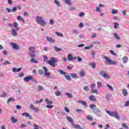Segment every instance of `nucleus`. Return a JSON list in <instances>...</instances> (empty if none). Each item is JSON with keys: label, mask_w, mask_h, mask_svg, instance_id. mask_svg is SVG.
Masks as SVG:
<instances>
[{"label": "nucleus", "mask_w": 129, "mask_h": 129, "mask_svg": "<svg viewBox=\"0 0 129 129\" xmlns=\"http://www.w3.org/2000/svg\"><path fill=\"white\" fill-rule=\"evenodd\" d=\"M122 126L123 127H124V128H128V126L127 125H126L125 123H122Z\"/></svg>", "instance_id": "49"}, {"label": "nucleus", "mask_w": 129, "mask_h": 129, "mask_svg": "<svg viewBox=\"0 0 129 129\" xmlns=\"http://www.w3.org/2000/svg\"><path fill=\"white\" fill-rule=\"evenodd\" d=\"M119 26V24L116 22L114 23V29H117V27Z\"/></svg>", "instance_id": "40"}, {"label": "nucleus", "mask_w": 129, "mask_h": 129, "mask_svg": "<svg viewBox=\"0 0 129 129\" xmlns=\"http://www.w3.org/2000/svg\"><path fill=\"white\" fill-rule=\"evenodd\" d=\"M46 108H49L51 109L53 108V105H46Z\"/></svg>", "instance_id": "55"}, {"label": "nucleus", "mask_w": 129, "mask_h": 129, "mask_svg": "<svg viewBox=\"0 0 129 129\" xmlns=\"http://www.w3.org/2000/svg\"><path fill=\"white\" fill-rule=\"evenodd\" d=\"M114 36L116 40H119V37H118V35H117V34L114 33Z\"/></svg>", "instance_id": "41"}, {"label": "nucleus", "mask_w": 129, "mask_h": 129, "mask_svg": "<svg viewBox=\"0 0 129 129\" xmlns=\"http://www.w3.org/2000/svg\"><path fill=\"white\" fill-rule=\"evenodd\" d=\"M11 64V62L8 61V60H6L4 62V65H8Z\"/></svg>", "instance_id": "47"}, {"label": "nucleus", "mask_w": 129, "mask_h": 129, "mask_svg": "<svg viewBox=\"0 0 129 129\" xmlns=\"http://www.w3.org/2000/svg\"><path fill=\"white\" fill-rule=\"evenodd\" d=\"M111 12L112 15H115L116 14H117L118 11L114 9H111Z\"/></svg>", "instance_id": "26"}, {"label": "nucleus", "mask_w": 129, "mask_h": 129, "mask_svg": "<svg viewBox=\"0 0 129 129\" xmlns=\"http://www.w3.org/2000/svg\"><path fill=\"white\" fill-rule=\"evenodd\" d=\"M36 20L38 25L45 27L46 26V22L43 20V18L41 16H36Z\"/></svg>", "instance_id": "2"}, {"label": "nucleus", "mask_w": 129, "mask_h": 129, "mask_svg": "<svg viewBox=\"0 0 129 129\" xmlns=\"http://www.w3.org/2000/svg\"><path fill=\"white\" fill-rule=\"evenodd\" d=\"M107 87L110 89V90H113V87L112 86H110L109 84H107Z\"/></svg>", "instance_id": "35"}, {"label": "nucleus", "mask_w": 129, "mask_h": 129, "mask_svg": "<svg viewBox=\"0 0 129 129\" xmlns=\"http://www.w3.org/2000/svg\"><path fill=\"white\" fill-rule=\"evenodd\" d=\"M13 25H14V27H15V28H16V29L18 28V23L14 22L13 23Z\"/></svg>", "instance_id": "56"}, {"label": "nucleus", "mask_w": 129, "mask_h": 129, "mask_svg": "<svg viewBox=\"0 0 129 129\" xmlns=\"http://www.w3.org/2000/svg\"><path fill=\"white\" fill-rule=\"evenodd\" d=\"M22 115L23 116H25L26 117H28L29 119H33V117L28 112H24L22 114Z\"/></svg>", "instance_id": "9"}, {"label": "nucleus", "mask_w": 129, "mask_h": 129, "mask_svg": "<svg viewBox=\"0 0 129 129\" xmlns=\"http://www.w3.org/2000/svg\"><path fill=\"white\" fill-rule=\"evenodd\" d=\"M110 53H111V54H112V55H114V56H115V55H116V53H115V52H113V50H110Z\"/></svg>", "instance_id": "58"}, {"label": "nucleus", "mask_w": 129, "mask_h": 129, "mask_svg": "<svg viewBox=\"0 0 129 129\" xmlns=\"http://www.w3.org/2000/svg\"><path fill=\"white\" fill-rule=\"evenodd\" d=\"M43 69L44 71V75L46 77V78H50L51 76H50V72H48V69H47L46 67H43Z\"/></svg>", "instance_id": "7"}, {"label": "nucleus", "mask_w": 129, "mask_h": 129, "mask_svg": "<svg viewBox=\"0 0 129 129\" xmlns=\"http://www.w3.org/2000/svg\"><path fill=\"white\" fill-rule=\"evenodd\" d=\"M64 77H65V78L67 79V80H71V78H70V76H69V75H64Z\"/></svg>", "instance_id": "39"}, {"label": "nucleus", "mask_w": 129, "mask_h": 129, "mask_svg": "<svg viewBox=\"0 0 129 129\" xmlns=\"http://www.w3.org/2000/svg\"><path fill=\"white\" fill-rule=\"evenodd\" d=\"M74 127L75 128H78V129H81V126H80V125L79 124H76V125H74Z\"/></svg>", "instance_id": "34"}, {"label": "nucleus", "mask_w": 129, "mask_h": 129, "mask_svg": "<svg viewBox=\"0 0 129 129\" xmlns=\"http://www.w3.org/2000/svg\"><path fill=\"white\" fill-rule=\"evenodd\" d=\"M43 61L47 62V61H48V57L47 56H43Z\"/></svg>", "instance_id": "45"}, {"label": "nucleus", "mask_w": 129, "mask_h": 129, "mask_svg": "<svg viewBox=\"0 0 129 129\" xmlns=\"http://www.w3.org/2000/svg\"><path fill=\"white\" fill-rule=\"evenodd\" d=\"M12 122L13 123H16L17 122H18V119H16L15 117L13 116L12 118H11V119Z\"/></svg>", "instance_id": "16"}, {"label": "nucleus", "mask_w": 129, "mask_h": 129, "mask_svg": "<svg viewBox=\"0 0 129 129\" xmlns=\"http://www.w3.org/2000/svg\"><path fill=\"white\" fill-rule=\"evenodd\" d=\"M91 92H92V93H96V94H98V90H97V89H92L91 90Z\"/></svg>", "instance_id": "27"}, {"label": "nucleus", "mask_w": 129, "mask_h": 129, "mask_svg": "<svg viewBox=\"0 0 129 129\" xmlns=\"http://www.w3.org/2000/svg\"><path fill=\"white\" fill-rule=\"evenodd\" d=\"M79 75L81 76V77H84V75H85V73L83 70H81L79 72Z\"/></svg>", "instance_id": "18"}, {"label": "nucleus", "mask_w": 129, "mask_h": 129, "mask_svg": "<svg viewBox=\"0 0 129 129\" xmlns=\"http://www.w3.org/2000/svg\"><path fill=\"white\" fill-rule=\"evenodd\" d=\"M58 72L61 75H66V72H63L62 70H58Z\"/></svg>", "instance_id": "22"}, {"label": "nucleus", "mask_w": 129, "mask_h": 129, "mask_svg": "<svg viewBox=\"0 0 129 129\" xmlns=\"http://www.w3.org/2000/svg\"><path fill=\"white\" fill-rule=\"evenodd\" d=\"M10 44L13 47V49H15V50H20V45L17 44L14 42H11Z\"/></svg>", "instance_id": "8"}, {"label": "nucleus", "mask_w": 129, "mask_h": 129, "mask_svg": "<svg viewBox=\"0 0 129 129\" xmlns=\"http://www.w3.org/2000/svg\"><path fill=\"white\" fill-rule=\"evenodd\" d=\"M79 17H83V16H84V13L83 12H81L79 14Z\"/></svg>", "instance_id": "62"}, {"label": "nucleus", "mask_w": 129, "mask_h": 129, "mask_svg": "<svg viewBox=\"0 0 129 129\" xmlns=\"http://www.w3.org/2000/svg\"><path fill=\"white\" fill-rule=\"evenodd\" d=\"M55 33L56 35H57V36H59V37H63V34L60 33L55 32Z\"/></svg>", "instance_id": "46"}, {"label": "nucleus", "mask_w": 129, "mask_h": 129, "mask_svg": "<svg viewBox=\"0 0 129 129\" xmlns=\"http://www.w3.org/2000/svg\"><path fill=\"white\" fill-rule=\"evenodd\" d=\"M102 77H104V78H106V79H110V76L109 75L105 73L103 74Z\"/></svg>", "instance_id": "15"}, {"label": "nucleus", "mask_w": 129, "mask_h": 129, "mask_svg": "<svg viewBox=\"0 0 129 129\" xmlns=\"http://www.w3.org/2000/svg\"><path fill=\"white\" fill-rule=\"evenodd\" d=\"M122 60L123 61V63H125L128 60V58H127V57L124 56L122 58Z\"/></svg>", "instance_id": "25"}, {"label": "nucleus", "mask_w": 129, "mask_h": 129, "mask_svg": "<svg viewBox=\"0 0 129 129\" xmlns=\"http://www.w3.org/2000/svg\"><path fill=\"white\" fill-rule=\"evenodd\" d=\"M122 94L124 95V96H126L127 95V91H126V89H123L122 91Z\"/></svg>", "instance_id": "24"}, {"label": "nucleus", "mask_w": 129, "mask_h": 129, "mask_svg": "<svg viewBox=\"0 0 129 129\" xmlns=\"http://www.w3.org/2000/svg\"><path fill=\"white\" fill-rule=\"evenodd\" d=\"M17 20H18V21H22L23 23H25V20L21 16H18Z\"/></svg>", "instance_id": "29"}, {"label": "nucleus", "mask_w": 129, "mask_h": 129, "mask_svg": "<svg viewBox=\"0 0 129 129\" xmlns=\"http://www.w3.org/2000/svg\"><path fill=\"white\" fill-rule=\"evenodd\" d=\"M54 49L56 52H59L60 51H62V49L58 48L57 46L54 47Z\"/></svg>", "instance_id": "36"}, {"label": "nucleus", "mask_w": 129, "mask_h": 129, "mask_svg": "<svg viewBox=\"0 0 129 129\" xmlns=\"http://www.w3.org/2000/svg\"><path fill=\"white\" fill-rule=\"evenodd\" d=\"M55 94L56 96H59L60 94H61V93L59 91H55Z\"/></svg>", "instance_id": "42"}, {"label": "nucleus", "mask_w": 129, "mask_h": 129, "mask_svg": "<svg viewBox=\"0 0 129 129\" xmlns=\"http://www.w3.org/2000/svg\"><path fill=\"white\" fill-rule=\"evenodd\" d=\"M30 56L31 58H35L36 57V54H35V53H31Z\"/></svg>", "instance_id": "51"}, {"label": "nucleus", "mask_w": 129, "mask_h": 129, "mask_svg": "<svg viewBox=\"0 0 129 129\" xmlns=\"http://www.w3.org/2000/svg\"><path fill=\"white\" fill-rule=\"evenodd\" d=\"M46 40L48 42H49L50 43H54L55 42V40L54 38L50 37H46Z\"/></svg>", "instance_id": "12"}, {"label": "nucleus", "mask_w": 129, "mask_h": 129, "mask_svg": "<svg viewBox=\"0 0 129 129\" xmlns=\"http://www.w3.org/2000/svg\"><path fill=\"white\" fill-rule=\"evenodd\" d=\"M97 85H98V88H100V87H102V85H101V83L100 82H97Z\"/></svg>", "instance_id": "44"}, {"label": "nucleus", "mask_w": 129, "mask_h": 129, "mask_svg": "<svg viewBox=\"0 0 129 129\" xmlns=\"http://www.w3.org/2000/svg\"><path fill=\"white\" fill-rule=\"evenodd\" d=\"M67 119L68 120V121H69L70 122H73V119H72V118H71V117L70 116H68L67 118Z\"/></svg>", "instance_id": "31"}, {"label": "nucleus", "mask_w": 129, "mask_h": 129, "mask_svg": "<svg viewBox=\"0 0 129 129\" xmlns=\"http://www.w3.org/2000/svg\"><path fill=\"white\" fill-rule=\"evenodd\" d=\"M104 73H105V72L104 71H101L99 72V74L100 75H103V74H104Z\"/></svg>", "instance_id": "52"}, {"label": "nucleus", "mask_w": 129, "mask_h": 129, "mask_svg": "<svg viewBox=\"0 0 129 129\" xmlns=\"http://www.w3.org/2000/svg\"><path fill=\"white\" fill-rule=\"evenodd\" d=\"M64 2L67 5H71V1L70 0H64Z\"/></svg>", "instance_id": "33"}, {"label": "nucleus", "mask_w": 129, "mask_h": 129, "mask_svg": "<svg viewBox=\"0 0 129 129\" xmlns=\"http://www.w3.org/2000/svg\"><path fill=\"white\" fill-rule=\"evenodd\" d=\"M23 80L25 82H29L30 80H31L32 82H35L36 84L38 83V82L36 81V80L34 79V78L32 76H27L24 78Z\"/></svg>", "instance_id": "5"}, {"label": "nucleus", "mask_w": 129, "mask_h": 129, "mask_svg": "<svg viewBox=\"0 0 129 129\" xmlns=\"http://www.w3.org/2000/svg\"><path fill=\"white\" fill-rule=\"evenodd\" d=\"M89 99L91 101H96V98H95V96H94L93 95H90Z\"/></svg>", "instance_id": "11"}, {"label": "nucleus", "mask_w": 129, "mask_h": 129, "mask_svg": "<svg viewBox=\"0 0 129 129\" xmlns=\"http://www.w3.org/2000/svg\"><path fill=\"white\" fill-rule=\"evenodd\" d=\"M43 87H42V86H39L38 87V91H41V90H43Z\"/></svg>", "instance_id": "43"}, {"label": "nucleus", "mask_w": 129, "mask_h": 129, "mask_svg": "<svg viewBox=\"0 0 129 129\" xmlns=\"http://www.w3.org/2000/svg\"><path fill=\"white\" fill-rule=\"evenodd\" d=\"M64 110L65 111H66V112H68V113L70 112V110L67 107H64Z\"/></svg>", "instance_id": "50"}, {"label": "nucleus", "mask_w": 129, "mask_h": 129, "mask_svg": "<svg viewBox=\"0 0 129 129\" xmlns=\"http://www.w3.org/2000/svg\"><path fill=\"white\" fill-rule=\"evenodd\" d=\"M96 12H98V13H101V11L98 7H96Z\"/></svg>", "instance_id": "57"}, {"label": "nucleus", "mask_w": 129, "mask_h": 129, "mask_svg": "<svg viewBox=\"0 0 129 129\" xmlns=\"http://www.w3.org/2000/svg\"><path fill=\"white\" fill-rule=\"evenodd\" d=\"M8 100L9 101H15V99H14V98H13V97H11L8 99Z\"/></svg>", "instance_id": "60"}, {"label": "nucleus", "mask_w": 129, "mask_h": 129, "mask_svg": "<svg viewBox=\"0 0 129 129\" xmlns=\"http://www.w3.org/2000/svg\"><path fill=\"white\" fill-rule=\"evenodd\" d=\"M86 118H87V119H88V120H90L91 121L93 120V117H92V116H91L90 115H88L86 116Z\"/></svg>", "instance_id": "20"}, {"label": "nucleus", "mask_w": 129, "mask_h": 129, "mask_svg": "<svg viewBox=\"0 0 129 129\" xmlns=\"http://www.w3.org/2000/svg\"><path fill=\"white\" fill-rule=\"evenodd\" d=\"M54 3L58 6V7H60V2H58L57 0H54Z\"/></svg>", "instance_id": "48"}, {"label": "nucleus", "mask_w": 129, "mask_h": 129, "mask_svg": "<svg viewBox=\"0 0 129 129\" xmlns=\"http://www.w3.org/2000/svg\"><path fill=\"white\" fill-rule=\"evenodd\" d=\"M89 66H91L93 69H95L96 67V64L94 62L89 63Z\"/></svg>", "instance_id": "17"}, {"label": "nucleus", "mask_w": 129, "mask_h": 129, "mask_svg": "<svg viewBox=\"0 0 129 129\" xmlns=\"http://www.w3.org/2000/svg\"><path fill=\"white\" fill-rule=\"evenodd\" d=\"M29 51L31 52V53H36V48L34 46L29 47Z\"/></svg>", "instance_id": "13"}, {"label": "nucleus", "mask_w": 129, "mask_h": 129, "mask_svg": "<svg viewBox=\"0 0 129 129\" xmlns=\"http://www.w3.org/2000/svg\"><path fill=\"white\" fill-rule=\"evenodd\" d=\"M38 73L40 75H42V74H43V73H44V71H43V70H42V69H39L38 70Z\"/></svg>", "instance_id": "32"}, {"label": "nucleus", "mask_w": 129, "mask_h": 129, "mask_svg": "<svg viewBox=\"0 0 129 129\" xmlns=\"http://www.w3.org/2000/svg\"><path fill=\"white\" fill-rule=\"evenodd\" d=\"M45 101L46 103V104H48V105H51V104H53V101L49 100L47 98L45 99Z\"/></svg>", "instance_id": "14"}, {"label": "nucleus", "mask_w": 129, "mask_h": 129, "mask_svg": "<svg viewBox=\"0 0 129 129\" xmlns=\"http://www.w3.org/2000/svg\"><path fill=\"white\" fill-rule=\"evenodd\" d=\"M91 87L92 88V89H94L95 87V84H92L91 85Z\"/></svg>", "instance_id": "64"}, {"label": "nucleus", "mask_w": 129, "mask_h": 129, "mask_svg": "<svg viewBox=\"0 0 129 129\" xmlns=\"http://www.w3.org/2000/svg\"><path fill=\"white\" fill-rule=\"evenodd\" d=\"M70 75L71 77H72V78H74V79H77V78H78V77H77L76 74L71 73L70 74Z\"/></svg>", "instance_id": "19"}, {"label": "nucleus", "mask_w": 129, "mask_h": 129, "mask_svg": "<svg viewBox=\"0 0 129 129\" xmlns=\"http://www.w3.org/2000/svg\"><path fill=\"white\" fill-rule=\"evenodd\" d=\"M76 57H73L72 54H69L68 55V60L69 61H72V60H76Z\"/></svg>", "instance_id": "10"}, {"label": "nucleus", "mask_w": 129, "mask_h": 129, "mask_svg": "<svg viewBox=\"0 0 129 129\" xmlns=\"http://www.w3.org/2000/svg\"><path fill=\"white\" fill-rule=\"evenodd\" d=\"M34 127H35L34 128L39 129V125L36 123L34 124Z\"/></svg>", "instance_id": "61"}, {"label": "nucleus", "mask_w": 129, "mask_h": 129, "mask_svg": "<svg viewBox=\"0 0 129 129\" xmlns=\"http://www.w3.org/2000/svg\"><path fill=\"white\" fill-rule=\"evenodd\" d=\"M104 58L106 60V62H107L108 64H111L112 65H116V64H117V61H113L107 56H104Z\"/></svg>", "instance_id": "6"}, {"label": "nucleus", "mask_w": 129, "mask_h": 129, "mask_svg": "<svg viewBox=\"0 0 129 129\" xmlns=\"http://www.w3.org/2000/svg\"><path fill=\"white\" fill-rule=\"evenodd\" d=\"M124 106H129V101H127L125 102V104L124 105Z\"/></svg>", "instance_id": "63"}, {"label": "nucleus", "mask_w": 129, "mask_h": 129, "mask_svg": "<svg viewBox=\"0 0 129 129\" xmlns=\"http://www.w3.org/2000/svg\"><path fill=\"white\" fill-rule=\"evenodd\" d=\"M13 36H17V31L15 29H12Z\"/></svg>", "instance_id": "38"}, {"label": "nucleus", "mask_w": 129, "mask_h": 129, "mask_svg": "<svg viewBox=\"0 0 129 129\" xmlns=\"http://www.w3.org/2000/svg\"><path fill=\"white\" fill-rule=\"evenodd\" d=\"M30 62L31 63H35V64H38V60L35 59L34 58H31Z\"/></svg>", "instance_id": "23"}, {"label": "nucleus", "mask_w": 129, "mask_h": 129, "mask_svg": "<svg viewBox=\"0 0 129 129\" xmlns=\"http://www.w3.org/2000/svg\"><path fill=\"white\" fill-rule=\"evenodd\" d=\"M79 28H83L84 27V24H83V23H81L79 25Z\"/></svg>", "instance_id": "54"}, {"label": "nucleus", "mask_w": 129, "mask_h": 129, "mask_svg": "<svg viewBox=\"0 0 129 129\" xmlns=\"http://www.w3.org/2000/svg\"><path fill=\"white\" fill-rule=\"evenodd\" d=\"M84 90L86 91V92H89V87L88 86H85L84 87Z\"/></svg>", "instance_id": "21"}, {"label": "nucleus", "mask_w": 129, "mask_h": 129, "mask_svg": "<svg viewBox=\"0 0 129 129\" xmlns=\"http://www.w3.org/2000/svg\"><path fill=\"white\" fill-rule=\"evenodd\" d=\"M42 101H43V99H41L40 100L38 101L36 100L34 104H38V103H41V102H42Z\"/></svg>", "instance_id": "37"}, {"label": "nucleus", "mask_w": 129, "mask_h": 129, "mask_svg": "<svg viewBox=\"0 0 129 129\" xmlns=\"http://www.w3.org/2000/svg\"><path fill=\"white\" fill-rule=\"evenodd\" d=\"M90 107H91V109H92L93 113L95 115L97 116H98L100 117V116H101V111L100 110L98 109L97 108H96V105L91 104L89 105Z\"/></svg>", "instance_id": "1"}, {"label": "nucleus", "mask_w": 129, "mask_h": 129, "mask_svg": "<svg viewBox=\"0 0 129 129\" xmlns=\"http://www.w3.org/2000/svg\"><path fill=\"white\" fill-rule=\"evenodd\" d=\"M58 61V59L55 57H51L49 60H47L46 63L49 64L51 67H56V62Z\"/></svg>", "instance_id": "3"}, {"label": "nucleus", "mask_w": 129, "mask_h": 129, "mask_svg": "<svg viewBox=\"0 0 129 129\" xmlns=\"http://www.w3.org/2000/svg\"><path fill=\"white\" fill-rule=\"evenodd\" d=\"M106 112L109 114V115H110V116H113L114 117H116L117 119H119L120 118V117L119 115H118V113L116 111L115 112H110L109 110H106Z\"/></svg>", "instance_id": "4"}, {"label": "nucleus", "mask_w": 129, "mask_h": 129, "mask_svg": "<svg viewBox=\"0 0 129 129\" xmlns=\"http://www.w3.org/2000/svg\"><path fill=\"white\" fill-rule=\"evenodd\" d=\"M72 33H73V34H75L76 35H77V34H78V32L77 31V30H73Z\"/></svg>", "instance_id": "53"}, {"label": "nucleus", "mask_w": 129, "mask_h": 129, "mask_svg": "<svg viewBox=\"0 0 129 129\" xmlns=\"http://www.w3.org/2000/svg\"><path fill=\"white\" fill-rule=\"evenodd\" d=\"M66 95L68 96L69 98H72V97H73V96L72 95V94L71 93H66Z\"/></svg>", "instance_id": "30"}, {"label": "nucleus", "mask_w": 129, "mask_h": 129, "mask_svg": "<svg viewBox=\"0 0 129 129\" xmlns=\"http://www.w3.org/2000/svg\"><path fill=\"white\" fill-rule=\"evenodd\" d=\"M93 47V44H91L89 46H86L84 47L85 50H88V49H91Z\"/></svg>", "instance_id": "28"}, {"label": "nucleus", "mask_w": 129, "mask_h": 129, "mask_svg": "<svg viewBox=\"0 0 129 129\" xmlns=\"http://www.w3.org/2000/svg\"><path fill=\"white\" fill-rule=\"evenodd\" d=\"M24 76V73H20L18 75V77H23Z\"/></svg>", "instance_id": "59"}]
</instances>
